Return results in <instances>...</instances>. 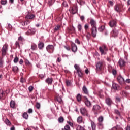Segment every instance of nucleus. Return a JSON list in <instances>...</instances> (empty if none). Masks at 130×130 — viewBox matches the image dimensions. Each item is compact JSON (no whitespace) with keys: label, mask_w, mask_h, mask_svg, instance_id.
<instances>
[{"label":"nucleus","mask_w":130,"mask_h":130,"mask_svg":"<svg viewBox=\"0 0 130 130\" xmlns=\"http://www.w3.org/2000/svg\"><path fill=\"white\" fill-rule=\"evenodd\" d=\"M90 25L92 27L91 28V34L93 37H96L97 34V26L96 24V21L92 19L90 21Z\"/></svg>","instance_id":"nucleus-1"},{"label":"nucleus","mask_w":130,"mask_h":130,"mask_svg":"<svg viewBox=\"0 0 130 130\" xmlns=\"http://www.w3.org/2000/svg\"><path fill=\"white\" fill-rule=\"evenodd\" d=\"M99 50L101 54H106V51H108V48L105 45H103L102 47H99Z\"/></svg>","instance_id":"nucleus-2"},{"label":"nucleus","mask_w":130,"mask_h":130,"mask_svg":"<svg viewBox=\"0 0 130 130\" xmlns=\"http://www.w3.org/2000/svg\"><path fill=\"white\" fill-rule=\"evenodd\" d=\"M74 68L75 70H76L77 73V74H78L79 77L82 78V77H83V74L82 73V71H81V68H80V66H79L77 64H75L74 65Z\"/></svg>","instance_id":"nucleus-3"},{"label":"nucleus","mask_w":130,"mask_h":130,"mask_svg":"<svg viewBox=\"0 0 130 130\" xmlns=\"http://www.w3.org/2000/svg\"><path fill=\"white\" fill-rule=\"evenodd\" d=\"M46 49L49 53H53V51H54V46L52 45H48Z\"/></svg>","instance_id":"nucleus-4"},{"label":"nucleus","mask_w":130,"mask_h":130,"mask_svg":"<svg viewBox=\"0 0 130 130\" xmlns=\"http://www.w3.org/2000/svg\"><path fill=\"white\" fill-rule=\"evenodd\" d=\"M1 51L2 55H6L7 54V51H8V45H4L2 47Z\"/></svg>","instance_id":"nucleus-5"},{"label":"nucleus","mask_w":130,"mask_h":130,"mask_svg":"<svg viewBox=\"0 0 130 130\" xmlns=\"http://www.w3.org/2000/svg\"><path fill=\"white\" fill-rule=\"evenodd\" d=\"M117 81L120 85H123V84H124L125 83V80H124V78L122 77L121 76H119L117 77Z\"/></svg>","instance_id":"nucleus-6"},{"label":"nucleus","mask_w":130,"mask_h":130,"mask_svg":"<svg viewBox=\"0 0 130 130\" xmlns=\"http://www.w3.org/2000/svg\"><path fill=\"white\" fill-rule=\"evenodd\" d=\"M80 113L84 116H86V115H88V111H87V109L86 108L83 107L80 108Z\"/></svg>","instance_id":"nucleus-7"},{"label":"nucleus","mask_w":130,"mask_h":130,"mask_svg":"<svg viewBox=\"0 0 130 130\" xmlns=\"http://www.w3.org/2000/svg\"><path fill=\"white\" fill-rule=\"evenodd\" d=\"M117 24L116 20H112L109 22V26H110L111 28H113V27H116Z\"/></svg>","instance_id":"nucleus-8"},{"label":"nucleus","mask_w":130,"mask_h":130,"mask_svg":"<svg viewBox=\"0 0 130 130\" xmlns=\"http://www.w3.org/2000/svg\"><path fill=\"white\" fill-rule=\"evenodd\" d=\"M84 102L86 106L89 108L92 107V104H91V102L89 101V100L88 99V98L87 97L85 98Z\"/></svg>","instance_id":"nucleus-9"},{"label":"nucleus","mask_w":130,"mask_h":130,"mask_svg":"<svg viewBox=\"0 0 130 130\" xmlns=\"http://www.w3.org/2000/svg\"><path fill=\"white\" fill-rule=\"evenodd\" d=\"M35 33H36V29H35V28H31V29H29L26 32V35H32L33 34H35Z\"/></svg>","instance_id":"nucleus-10"},{"label":"nucleus","mask_w":130,"mask_h":130,"mask_svg":"<svg viewBox=\"0 0 130 130\" xmlns=\"http://www.w3.org/2000/svg\"><path fill=\"white\" fill-rule=\"evenodd\" d=\"M71 47H72V51L73 52H77V51L78 50V47H77V45H75V43H72L71 44Z\"/></svg>","instance_id":"nucleus-11"},{"label":"nucleus","mask_w":130,"mask_h":130,"mask_svg":"<svg viewBox=\"0 0 130 130\" xmlns=\"http://www.w3.org/2000/svg\"><path fill=\"white\" fill-rule=\"evenodd\" d=\"M104 118L103 117L100 116L98 118V125L99 126H103V124L102 123L103 122Z\"/></svg>","instance_id":"nucleus-12"},{"label":"nucleus","mask_w":130,"mask_h":130,"mask_svg":"<svg viewBox=\"0 0 130 130\" xmlns=\"http://www.w3.org/2000/svg\"><path fill=\"white\" fill-rule=\"evenodd\" d=\"M105 102L107 105L109 106H111V104H112V100L110 98H107L105 100Z\"/></svg>","instance_id":"nucleus-13"},{"label":"nucleus","mask_w":130,"mask_h":130,"mask_svg":"<svg viewBox=\"0 0 130 130\" xmlns=\"http://www.w3.org/2000/svg\"><path fill=\"white\" fill-rule=\"evenodd\" d=\"M53 82V79L52 78H48L45 80V82L48 85H52V82Z\"/></svg>","instance_id":"nucleus-14"},{"label":"nucleus","mask_w":130,"mask_h":130,"mask_svg":"<svg viewBox=\"0 0 130 130\" xmlns=\"http://www.w3.org/2000/svg\"><path fill=\"white\" fill-rule=\"evenodd\" d=\"M78 12V7L77 6H74L73 7L71 8V13L73 15L76 14Z\"/></svg>","instance_id":"nucleus-15"},{"label":"nucleus","mask_w":130,"mask_h":130,"mask_svg":"<svg viewBox=\"0 0 130 130\" xmlns=\"http://www.w3.org/2000/svg\"><path fill=\"white\" fill-rule=\"evenodd\" d=\"M111 34L113 37H117V35H118V30L114 29L112 31Z\"/></svg>","instance_id":"nucleus-16"},{"label":"nucleus","mask_w":130,"mask_h":130,"mask_svg":"<svg viewBox=\"0 0 130 130\" xmlns=\"http://www.w3.org/2000/svg\"><path fill=\"white\" fill-rule=\"evenodd\" d=\"M118 64L120 67H124L125 65V61H124V60L120 58L118 61Z\"/></svg>","instance_id":"nucleus-17"},{"label":"nucleus","mask_w":130,"mask_h":130,"mask_svg":"<svg viewBox=\"0 0 130 130\" xmlns=\"http://www.w3.org/2000/svg\"><path fill=\"white\" fill-rule=\"evenodd\" d=\"M101 109V107H100V106H99V105H95L93 106V111H98L99 110H100V109Z\"/></svg>","instance_id":"nucleus-18"},{"label":"nucleus","mask_w":130,"mask_h":130,"mask_svg":"<svg viewBox=\"0 0 130 130\" xmlns=\"http://www.w3.org/2000/svg\"><path fill=\"white\" fill-rule=\"evenodd\" d=\"M114 10L117 13H120V12H121V9H120V7L118 5L115 6Z\"/></svg>","instance_id":"nucleus-19"},{"label":"nucleus","mask_w":130,"mask_h":130,"mask_svg":"<svg viewBox=\"0 0 130 130\" xmlns=\"http://www.w3.org/2000/svg\"><path fill=\"white\" fill-rule=\"evenodd\" d=\"M35 17V15L34 14H28L26 16L25 18L26 19L32 20V19H34Z\"/></svg>","instance_id":"nucleus-20"},{"label":"nucleus","mask_w":130,"mask_h":130,"mask_svg":"<svg viewBox=\"0 0 130 130\" xmlns=\"http://www.w3.org/2000/svg\"><path fill=\"white\" fill-rule=\"evenodd\" d=\"M117 87H118V85L116 83H113L112 90H114V91H117Z\"/></svg>","instance_id":"nucleus-21"},{"label":"nucleus","mask_w":130,"mask_h":130,"mask_svg":"<svg viewBox=\"0 0 130 130\" xmlns=\"http://www.w3.org/2000/svg\"><path fill=\"white\" fill-rule=\"evenodd\" d=\"M96 67L97 70H101V67H102V62H98L96 64Z\"/></svg>","instance_id":"nucleus-22"},{"label":"nucleus","mask_w":130,"mask_h":130,"mask_svg":"<svg viewBox=\"0 0 130 130\" xmlns=\"http://www.w3.org/2000/svg\"><path fill=\"white\" fill-rule=\"evenodd\" d=\"M38 47L40 49H43V48L44 47V43L43 42H40L38 44Z\"/></svg>","instance_id":"nucleus-23"},{"label":"nucleus","mask_w":130,"mask_h":130,"mask_svg":"<svg viewBox=\"0 0 130 130\" xmlns=\"http://www.w3.org/2000/svg\"><path fill=\"white\" fill-rule=\"evenodd\" d=\"M91 125L92 130H96V124L93 121H91Z\"/></svg>","instance_id":"nucleus-24"},{"label":"nucleus","mask_w":130,"mask_h":130,"mask_svg":"<svg viewBox=\"0 0 130 130\" xmlns=\"http://www.w3.org/2000/svg\"><path fill=\"white\" fill-rule=\"evenodd\" d=\"M10 106L11 107V108H14L15 106H16V103H15V101L12 100L10 102Z\"/></svg>","instance_id":"nucleus-25"},{"label":"nucleus","mask_w":130,"mask_h":130,"mask_svg":"<svg viewBox=\"0 0 130 130\" xmlns=\"http://www.w3.org/2000/svg\"><path fill=\"white\" fill-rule=\"evenodd\" d=\"M12 70L13 72H14V73H18V71H19V68L17 66H14L12 67Z\"/></svg>","instance_id":"nucleus-26"},{"label":"nucleus","mask_w":130,"mask_h":130,"mask_svg":"<svg viewBox=\"0 0 130 130\" xmlns=\"http://www.w3.org/2000/svg\"><path fill=\"white\" fill-rule=\"evenodd\" d=\"M82 91L84 94H88V89H87V87H86V86H84L82 88Z\"/></svg>","instance_id":"nucleus-27"},{"label":"nucleus","mask_w":130,"mask_h":130,"mask_svg":"<svg viewBox=\"0 0 130 130\" xmlns=\"http://www.w3.org/2000/svg\"><path fill=\"white\" fill-rule=\"evenodd\" d=\"M76 99L78 102H81V100H82V97L81 96V94L78 93L76 96Z\"/></svg>","instance_id":"nucleus-28"},{"label":"nucleus","mask_w":130,"mask_h":130,"mask_svg":"<svg viewBox=\"0 0 130 130\" xmlns=\"http://www.w3.org/2000/svg\"><path fill=\"white\" fill-rule=\"evenodd\" d=\"M28 24H30V21L29 20H26L21 22V25H22V26H26V25H28Z\"/></svg>","instance_id":"nucleus-29"},{"label":"nucleus","mask_w":130,"mask_h":130,"mask_svg":"<svg viewBox=\"0 0 130 130\" xmlns=\"http://www.w3.org/2000/svg\"><path fill=\"white\" fill-rule=\"evenodd\" d=\"M77 121L78 123H82L83 121V118L81 116H79L77 118Z\"/></svg>","instance_id":"nucleus-30"},{"label":"nucleus","mask_w":130,"mask_h":130,"mask_svg":"<svg viewBox=\"0 0 130 130\" xmlns=\"http://www.w3.org/2000/svg\"><path fill=\"white\" fill-rule=\"evenodd\" d=\"M4 122H5V123H6V124L7 125H8V126H10V125H11V122H10V120H9V119H8L7 118H6L5 119Z\"/></svg>","instance_id":"nucleus-31"},{"label":"nucleus","mask_w":130,"mask_h":130,"mask_svg":"<svg viewBox=\"0 0 130 130\" xmlns=\"http://www.w3.org/2000/svg\"><path fill=\"white\" fill-rule=\"evenodd\" d=\"M22 116L23 118H25V119H28V118L29 117V115H28V113L24 112Z\"/></svg>","instance_id":"nucleus-32"},{"label":"nucleus","mask_w":130,"mask_h":130,"mask_svg":"<svg viewBox=\"0 0 130 130\" xmlns=\"http://www.w3.org/2000/svg\"><path fill=\"white\" fill-rule=\"evenodd\" d=\"M77 2L78 4H79L80 6H83V5H85V1L82 0H77Z\"/></svg>","instance_id":"nucleus-33"},{"label":"nucleus","mask_w":130,"mask_h":130,"mask_svg":"<svg viewBox=\"0 0 130 130\" xmlns=\"http://www.w3.org/2000/svg\"><path fill=\"white\" fill-rule=\"evenodd\" d=\"M66 84L67 87H71V85H72V82H71L70 80H66Z\"/></svg>","instance_id":"nucleus-34"},{"label":"nucleus","mask_w":130,"mask_h":130,"mask_svg":"<svg viewBox=\"0 0 130 130\" xmlns=\"http://www.w3.org/2000/svg\"><path fill=\"white\" fill-rule=\"evenodd\" d=\"M36 48H37V45L35 44H33L31 46V49L32 50H36Z\"/></svg>","instance_id":"nucleus-35"},{"label":"nucleus","mask_w":130,"mask_h":130,"mask_svg":"<svg viewBox=\"0 0 130 130\" xmlns=\"http://www.w3.org/2000/svg\"><path fill=\"white\" fill-rule=\"evenodd\" d=\"M59 29H60V25H58L55 27V28H54V32H56V31H58Z\"/></svg>","instance_id":"nucleus-36"},{"label":"nucleus","mask_w":130,"mask_h":130,"mask_svg":"<svg viewBox=\"0 0 130 130\" xmlns=\"http://www.w3.org/2000/svg\"><path fill=\"white\" fill-rule=\"evenodd\" d=\"M58 120L60 123H62V122H63V121H64V119H63V117H60L58 118Z\"/></svg>","instance_id":"nucleus-37"},{"label":"nucleus","mask_w":130,"mask_h":130,"mask_svg":"<svg viewBox=\"0 0 130 130\" xmlns=\"http://www.w3.org/2000/svg\"><path fill=\"white\" fill-rule=\"evenodd\" d=\"M62 130H71V127H70L69 125H66L64 127V129L62 128Z\"/></svg>","instance_id":"nucleus-38"},{"label":"nucleus","mask_w":130,"mask_h":130,"mask_svg":"<svg viewBox=\"0 0 130 130\" xmlns=\"http://www.w3.org/2000/svg\"><path fill=\"white\" fill-rule=\"evenodd\" d=\"M56 100L59 103H62V99L59 96L56 98Z\"/></svg>","instance_id":"nucleus-39"},{"label":"nucleus","mask_w":130,"mask_h":130,"mask_svg":"<svg viewBox=\"0 0 130 130\" xmlns=\"http://www.w3.org/2000/svg\"><path fill=\"white\" fill-rule=\"evenodd\" d=\"M77 28H78V30L79 32H81V31H82V25L79 24L77 26Z\"/></svg>","instance_id":"nucleus-40"},{"label":"nucleus","mask_w":130,"mask_h":130,"mask_svg":"<svg viewBox=\"0 0 130 130\" xmlns=\"http://www.w3.org/2000/svg\"><path fill=\"white\" fill-rule=\"evenodd\" d=\"M104 28H105V26L102 25L101 26V27H100L99 28H98V30L100 32H102V31H103V30H104Z\"/></svg>","instance_id":"nucleus-41"},{"label":"nucleus","mask_w":130,"mask_h":130,"mask_svg":"<svg viewBox=\"0 0 130 130\" xmlns=\"http://www.w3.org/2000/svg\"><path fill=\"white\" fill-rule=\"evenodd\" d=\"M13 61H14V63H17L18 62V61H19V57H18V56H16L14 58Z\"/></svg>","instance_id":"nucleus-42"},{"label":"nucleus","mask_w":130,"mask_h":130,"mask_svg":"<svg viewBox=\"0 0 130 130\" xmlns=\"http://www.w3.org/2000/svg\"><path fill=\"white\" fill-rule=\"evenodd\" d=\"M4 95H5V92L3 90H0V99H2L4 97Z\"/></svg>","instance_id":"nucleus-43"},{"label":"nucleus","mask_w":130,"mask_h":130,"mask_svg":"<svg viewBox=\"0 0 130 130\" xmlns=\"http://www.w3.org/2000/svg\"><path fill=\"white\" fill-rule=\"evenodd\" d=\"M119 128H120V126L117 125L116 126L113 127L112 130H118Z\"/></svg>","instance_id":"nucleus-44"},{"label":"nucleus","mask_w":130,"mask_h":130,"mask_svg":"<svg viewBox=\"0 0 130 130\" xmlns=\"http://www.w3.org/2000/svg\"><path fill=\"white\" fill-rule=\"evenodd\" d=\"M24 62L26 66H30V64H31L30 61H29V60H28L27 59H25Z\"/></svg>","instance_id":"nucleus-45"},{"label":"nucleus","mask_w":130,"mask_h":130,"mask_svg":"<svg viewBox=\"0 0 130 130\" xmlns=\"http://www.w3.org/2000/svg\"><path fill=\"white\" fill-rule=\"evenodd\" d=\"M1 3L3 5H7V0H1Z\"/></svg>","instance_id":"nucleus-46"},{"label":"nucleus","mask_w":130,"mask_h":130,"mask_svg":"<svg viewBox=\"0 0 130 130\" xmlns=\"http://www.w3.org/2000/svg\"><path fill=\"white\" fill-rule=\"evenodd\" d=\"M4 63V60L3 59H0V68H3V64Z\"/></svg>","instance_id":"nucleus-47"},{"label":"nucleus","mask_w":130,"mask_h":130,"mask_svg":"<svg viewBox=\"0 0 130 130\" xmlns=\"http://www.w3.org/2000/svg\"><path fill=\"white\" fill-rule=\"evenodd\" d=\"M54 1L53 0H49L48 2V5L51 6L52 5V3H54Z\"/></svg>","instance_id":"nucleus-48"},{"label":"nucleus","mask_w":130,"mask_h":130,"mask_svg":"<svg viewBox=\"0 0 130 130\" xmlns=\"http://www.w3.org/2000/svg\"><path fill=\"white\" fill-rule=\"evenodd\" d=\"M89 28V24L88 23H86L84 25V29L85 30H88Z\"/></svg>","instance_id":"nucleus-49"},{"label":"nucleus","mask_w":130,"mask_h":130,"mask_svg":"<svg viewBox=\"0 0 130 130\" xmlns=\"http://www.w3.org/2000/svg\"><path fill=\"white\" fill-rule=\"evenodd\" d=\"M63 6H64L66 8H67V7H69V5H68V3H67V2L64 1L62 3Z\"/></svg>","instance_id":"nucleus-50"},{"label":"nucleus","mask_w":130,"mask_h":130,"mask_svg":"<svg viewBox=\"0 0 130 130\" xmlns=\"http://www.w3.org/2000/svg\"><path fill=\"white\" fill-rule=\"evenodd\" d=\"M15 46H16V47H18L19 48H20V44L19 43V42L16 41L15 42Z\"/></svg>","instance_id":"nucleus-51"},{"label":"nucleus","mask_w":130,"mask_h":130,"mask_svg":"<svg viewBox=\"0 0 130 130\" xmlns=\"http://www.w3.org/2000/svg\"><path fill=\"white\" fill-rule=\"evenodd\" d=\"M81 125H76V130H81Z\"/></svg>","instance_id":"nucleus-52"},{"label":"nucleus","mask_w":130,"mask_h":130,"mask_svg":"<svg viewBox=\"0 0 130 130\" xmlns=\"http://www.w3.org/2000/svg\"><path fill=\"white\" fill-rule=\"evenodd\" d=\"M81 125H76V130H81Z\"/></svg>","instance_id":"nucleus-53"},{"label":"nucleus","mask_w":130,"mask_h":130,"mask_svg":"<svg viewBox=\"0 0 130 130\" xmlns=\"http://www.w3.org/2000/svg\"><path fill=\"white\" fill-rule=\"evenodd\" d=\"M33 86H30L29 87H28V90L29 91V92H32V91H33Z\"/></svg>","instance_id":"nucleus-54"},{"label":"nucleus","mask_w":130,"mask_h":130,"mask_svg":"<svg viewBox=\"0 0 130 130\" xmlns=\"http://www.w3.org/2000/svg\"><path fill=\"white\" fill-rule=\"evenodd\" d=\"M67 123H68V124H69V125L72 127H73L74 125V124H73V123H72V122L67 121Z\"/></svg>","instance_id":"nucleus-55"},{"label":"nucleus","mask_w":130,"mask_h":130,"mask_svg":"<svg viewBox=\"0 0 130 130\" xmlns=\"http://www.w3.org/2000/svg\"><path fill=\"white\" fill-rule=\"evenodd\" d=\"M64 48L68 51L71 50V48H70V47L68 46H64Z\"/></svg>","instance_id":"nucleus-56"},{"label":"nucleus","mask_w":130,"mask_h":130,"mask_svg":"<svg viewBox=\"0 0 130 130\" xmlns=\"http://www.w3.org/2000/svg\"><path fill=\"white\" fill-rule=\"evenodd\" d=\"M36 108L37 109H39V108H40V104H39V103H37Z\"/></svg>","instance_id":"nucleus-57"},{"label":"nucleus","mask_w":130,"mask_h":130,"mask_svg":"<svg viewBox=\"0 0 130 130\" xmlns=\"http://www.w3.org/2000/svg\"><path fill=\"white\" fill-rule=\"evenodd\" d=\"M68 30L69 33H72V27H69L68 28Z\"/></svg>","instance_id":"nucleus-58"},{"label":"nucleus","mask_w":130,"mask_h":130,"mask_svg":"<svg viewBox=\"0 0 130 130\" xmlns=\"http://www.w3.org/2000/svg\"><path fill=\"white\" fill-rule=\"evenodd\" d=\"M80 20H81V21H82L83 22V21H84V20H85V16H84L83 15L80 16Z\"/></svg>","instance_id":"nucleus-59"},{"label":"nucleus","mask_w":130,"mask_h":130,"mask_svg":"<svg viewBox=\"0 0 130 130\" xmlns=\"http://www.w3.org/2000/svg\"><path fill=\"white\" fill-rule=\"evenodd\" d=\"M27 112H28V113H32L33 112V110H32V109H29L28 110Z\"/></svg>","instance_id":"nucleus-60"},{"label":"nucleus","mask_w":130,"mask_h":130,"mask_svg":"<svg viewBox=\"0 0 130 130\" xmlns=\"http://www.w3.org/2000/svg\"><path fill=\"white\" fill-rule=\"evenodd\" d=\"M8 29H10V30H11V29H12V28H13V27L12 26V25H11V24H8Z\"/></svg>","instance_id":"nucleus-61"},{"label":"nucleus","mask_w":130,"mask_h":130,"mask_svg":"<svg viewBox=\"0 0 130 130\" xmlns=\"http://www.w3.org/2000/svg\"><path fill=\"white\" fill-rule=\"evenodd\" d=\"M113 75H115L116 74V70H113L112 71Z\"/></svg>","instance_id":"nucleus-62"},{"label":"nucleus","mask_w":130,"mask_h":130,"mask_svg":"<svg viewBox=\"0 0 130 130\" xmlns=\"http://www.w3.org/2000/svg\"><path fill=\"white\" fill-rule=\"evenodd\" d=\"M57 61L58 62H60L61 61V58H60V57H58V58H57Z\"/></svg>","instance_id":"nucleus-63"},{"label":"nucleus","mask_w":130,"mask_h":130,"mask_svg":"<svg viewBox=\"0 0 130 130\" xmlns=\"http://www.w3.org/2000/svg\"><path fill=\"white\" fill-rule=\"evenodd\" d=\"M125 83H130V79H126V80H125Z\"/></svg>","instance_id":"nucleus-64"}]
</instances>
